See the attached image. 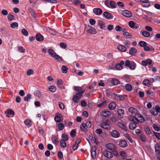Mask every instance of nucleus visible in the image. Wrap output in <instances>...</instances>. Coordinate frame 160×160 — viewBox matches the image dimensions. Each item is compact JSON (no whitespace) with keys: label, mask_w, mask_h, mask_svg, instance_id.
I'll list each match as a JSON object with an SVG mask.
<instances>
[{"label":"nucleus","mask_w":160,"mask_h":160,"mask_svg":"<svg viewBox=\"0 0 160 160\" xmlns=\"http://www.w3.org/2000/svg\"><path fill=\"white\" fill-rule=\"evenodd\" d=\"M84 91L78 92L76 95H74L72 97V99L73 101L77 103L79 102V99L81 98V96L84 93Z\"/></svg>","instance_id":"f257e3e1"},{"label":"nucleus","mask_w":160,"mask_h":160,"mask_svg":"<svg viewBox=\"0 0 160 160\" xmlns=\"http://www.w3.org/2000/svg\"><path fill=\"white\" fill-rule=\"evenodd\" d=\"M85 29L88 33L91 34H95L97 33V31L95 28L90 25H88L86 27Z\"/></svg>","instance_id":"f03ea898"},{"label":"nucleus","mask_w":160,"mask_h":160,"mask_svg":"<svg viewBox=\"0 0 160 160\" xmlns=\"http://www.w3.org/2000/svg\"><path fill=\"white\" fill-rule=\"evenodd\" d=\"M110 122L108 120H106L101 123V126L103 128L108 130L110 128Z\"/></svg>","instance_id":"7ed1b4c3"},{"label":"nucleus","mask_w":160,"mask_h":160,"mask_svg":"<svg viewBox=\"0 0 160 160\" xmlns=\"http://www.w3.org/2000/svg\"><path fill=\"white\" fill-rule=\"evenodd\" d=\"M154 148L155 151L158 154V158L160 160V143L156 142L154 145Z\"/></svg>","instance_id":"20e7f679"},{"label":"nucleus","mask_w":160,"mask_h":160,"mask_svg":"<svg viewBox=\"0 0 160 160\" xmlns=\"http://www.w3.org/2000/svg\"><path fill=\"white\" fill-rule=\"evenodd\" d=\"M128 25L132 29H137L140 27V25L138 23H135L132 21H131L128 22Z\"/></svg>","instance_id":"39448f33"},{"label":"nucleus","mask_w":160,"mask_h":160,"mask_svg":"<svg viewBox=\"0 0 160 160\" xmlns=\"http://www.w3.org/2000/svg\"><path fill=\"white\" fill-rule=\"evenodd\" d=\"M112 98L117 100H122L124 98L123 96L118 94L113 93L111 95Z\"/></svg>","instance_id":"423d86ee"},{"label":"nucleus","mask_w":160,"mask_h":160,"mask_svg":"<svg viewBox=\"0 0 160 160\" xmlns=\"http://www.w3.org/2000/svg\"><path fill=\"white\" fill-rule=\"evenodd\" d=\"M128 111L131 114L133 115L135 117L139 113L137 110L133 107H130L128 108Z\"/></svg>","instance_id":"0eeeda50"},{"label":"nucleus","mask_w":160,"mask_h":160,"mask_svg":"<svg viewBox=\"0 0 160 160\" xmlns=\"http://www.w3.org/2000/svg\"><path fill=\"white\" fill-rule=\"evenodd\" d=\"M96 146H93L92 147L91 150V156L93 159H95L96 157Z\"/></svg>","instance_id":"6e6552de"},{"label":"nucleus","mask_w":160,"mask_h":160,"mask_svg":"<svg viewBox=\"0 0 160 160\" xmlns=\"http://www.w3.org/2000/svg\"><path fill=\"white\" fill-rule=\"evenodd\" d=\"M122 14L124 16L127 18H130L132 16V13L128 10H123L122 12Z\"/></svg>","instance_id":"1a4fd4ad"},{"label":"nucleus","mask_w":160,"mask_h":160,"mask_svg":"<svg viewBox=\"0 0 160 160\" xmlns=\"http://www.w3.org/2000/svg\"><path fill=\"white\" fill-rule=\"evenodd\" d=\"M107 148L111 151H114L116 150V146L113 143H110L107 144L106 145Z\"/></svg>","instance_id":"9d476101"},{"label":"nucleus","mask_w":160,"mask_h":160,"mask_svg":"<svg viewBox=\"0 0 160 160\" xmlns=\"http://www.w3.org/2000/svg\"><path fill=\"white\" fill-rule=\"evenodd\" d=\"M103 155L108 158H111L112 157L113 154L112 153L108 151L105 150L103 152Z\"/></svg>","instance_id":"9b49d317"},{"label":"nucleus","mask_w":160,"mask_h":160,"mask_svg":"<svg viewBox=\"0 0 160 160\" xmlns=\"http://www.w3.org/2000/svg\"><path fill=\"white\" fill-rule=\"evenodd\" d=\"M111 134L112 137L115 138H118L120 136L119 133L115 130L112 131L111 132Z\"/></svg>","instance_id":"f8f14e48"},{"label":"nucleus","mask_w":160,"mask_h":160,"mask_svg":"<svg viewBox=\"0 0 160 160\" xmlns=\"http://www.w3.org/2000/svg\"><path fill=\"white\" fill-rule=\"evenodd\" d=\"M100 115L104 117H109L111 115V112L106 110H104L100 112Z\"/></svg>","instance_id":"ddd939ff"},{"label":"nucleus","mask_w":160,"mask_h":160,"mask_svg":"<svg viewBox=\"0 0 160 160\" xmlns=\"http://www.w3.org/2000/svg\"><path fill=\"white\" fill-rule=\"evenodd\" d=\"M103 15L105 18L107 19H111L113 18V16L109 12H104Z\"/></svg>","instance_id":"4468645a"},{"label":"nucleus","mask_w":160,"mask_h":160,"mask_svg":"<svg viewBox=\"0 0 160 160\" xmlns=\"http://www.w3.org/2000/svg\"><path fill=\"white\" fill-rule=\"evenodd\" d=\"M93 12L96 15H100L102 14V10L100 8H95L93 9Z\"/></svg>","instance_id":"2eb2a0df"},{"label":"nucleus","mask_w":160,"mask_h":160,"mask_svg":"<svg viewBox=\"0 0 160 160\" xmlns=\"http://www.w3.org/2000/svg\"><path fill=\"white\" fill-rule=\"evenodd\" d=\"M36 40L39 42L42 41L44 40L43 36L40 33H37L36 35Z\"/></svg>","instance_id":"dca6fc26"},{"label":"nucleus","mask_w":160,"mask_h":160,"mask_svg":"<svg viewBox=\"0 0 160 160\" xmlns=\"http://www.w3.org/2000/svg\"><path fill=\"white\" fill-rule=\"evenodd\" d=\"M137 121V122H142L144 121V119L142 115L139 113L136 116Z\"/></svg>","instance_id":"f3484780"},{"label":"nucleus","mask_w":160,"mask_h":160,"mask_svg":"<svg viewBox=\"0 0 160 160\" xmlns=\"http://www.w3.org/2000/svg\"><path fill=\"white\" fill-rule=\"evenodd\" d=\"M118 117L119 118H122L123 117V114L124 113V111L122 109H119L118 111Z\"/></svg>","instance_id":"a211bd4d"},{"label":"nucleus","mask_w":160,"mask_h":160,"mask_svg":"<svg viewBox=\"0 0 160 160\" xmlns=\"http://www.w3.org/2000/svg\"><path fill=\"white\" fill-rule=\"evenodd\" d=\"M117 48L119 51L122 52H125L126 50V47L122 45L118 46L117 47Z\"/></svg>","instance_id":"6ab92c4d"},{"label":"nucleus","mask_w":160,"mask_h":160,"mask_svg":"<svg viewBox=\"0 0 160 160\" xmlns=\"http://www.w3.org/2000/svg\"><path fill=\"white\" fill-rule=\"evenodd\" d=\"M97 24L101 29H103L105 27V23L103 21L100 20H98Z\"/></svg>","instance_id":"aec40b11"},{"label":"nucleus","mask_w":160,"mask_h":160,"mask_svg":"<svg viewBox=\"0 0 160 160\" xmlns=\"http://www.w3.org/2000/svg\"><path fill=\"white\" fill-rule=\"evenodd\" d=\"M116 107V104L115 103L113 102L110 103L108 105L109 108L111 110H114Z\"/></svg>","instance_id":"412c9836"},{"label":"nucleus","mask_w":160,"mask_h":160,"mask_svg":"<svg viewBox=\"0 0 160 160\" xmlns=\"http://www.w3.org/2000/svg\"><path fill=\"white\" fill-rule=\"evenodd\" d=\"M119 146L122 147L124 148L127 146V142L124 140H121L119 142Z\"/></svg>","instance_id":"4be33fe9"},{"label":"nucleus","mask_w":160,"mask_h":160,"mask_svg":"<svg viewBox=\"0 0 160 160\" xmlns=\"http://www.w3.org/2000/svg\"><path fill=\"white\" fill-rule=\"evenodd\" d=\"M137 52V50L136 49L134 48H131L129 51V53L133 55H135Z\"/></svg>","instance_id":"5701e85b"},{"label":"nucleus","mask_w":160,"mask_h":160,"mask_svg":"<svg viewBox=\"0 0 160 160\" xmlns=\"http://www.w3.org/2000/svg\"><path fill=\"white\" fill-rule=\"evenodd\" d=\"M61 115L60 114H57L54 117L55 120L57 122H60L61 121Z\"/></svg>","instance_id":"b1692460"},{"label":"nucleus","mask_w":160,"mask_h":160,"mask_svg":"<svg viewBox=\"0 0 160 160\" xmlns=\"http://www.w3.org/2000/svg\"><path fill=\"white\" fill-rule=\"evenodd\" d=\"M128 67L130 69L134 70L136 68V64L134 62L132 61L131 62V63Z\"/></svg>","instance_id":"393cba45"},{"label":"nucleus","mask_w":160,"mask_h":160,"mask_svg":"<svg viewBox=\"0 0 160 160\" xmlns=\"http://www.w3.org/2000/svg\"><path fill=\"white\" fill-rule=\"evenodd\" d=\"M140 33L144 37L148 38L150 35V33L147 31H144L143 32L141 31Z\"/></svg>","instance_id":"a878e982"},{"label":"nucleus","mask_w":160,"mask_h":160,"mask_svg":"<svg viewBox=\"0 0 160 160\" xmlns=\"http://www.w3.org/2000/svg\"><path fill=\"white\" fill-rule=\"evenodd\" d=\"M24 123L27 127H29L32 125L31 121L28 119L25 120Z\"/></svg>","instance_id":"bb28decb"},{"label":"nucleus","mask_w":160,"mask_h":160,"mask_svg":"<svg viewBox=\"0 0 160 160\" xmlns=\"http://www.w3.org/2000/svg\"><path fill=\"white\" fill-rule=\"evenodd\" d=\"M117 125L121 128L125 130L126 126L125 124L121 122H118L117 123Z\"/></svg>","instance_id":"cd10ccee"},{"label":"nucleus","mask_w":160,"mask_h":160,"mask_svg":"<svg viewBox=\"0 0 160 160\" xmlns=\"http://www.w3.org/2000/svg\"><path fill=\"white\" fill-rule=\"evenodd\" d=\"M116 6L117 5L114 1H110V7H109V8H116Z\"/></svg>","instance_id":"c85d7f7f"},{"label":"nucleus","mask_w":160,"mask_h":160,"mask_svg":"<svg viewBox=\"0 0 160 160\" xmlns=\"http://www.w3.org/2000/svg\"><path fill=\"white\" fill-rule=\"evenodd\" d=\"M123 36L128 38H132V36L128 32H125L123 33Z\"/></svg>","instance_id":"c756f323"},{"label":"nucleus","mask_w":160,"mask_h":160,"mask_svg":"<svg viewBox=\"0 0 160 160\" xmlns=\"http://www.w3.org/2000/svg\"><path fill=\"white\" fill-rule=\"evenodd\" d=\"M73 89L77 92H79V91L80 92L82 91H84V90H82V88L80 87H76V86H74L73 87Z\"/></svg>","instance_id":"7c9ffc66"},{"label":"nucleus","mask_w":160,"mask_h":160,"mask_svg":"<svg viewBox=\"0 0 160 160\" xmlns=\"http://www.w3.org/2000/svg\"><path fill=\"white\" fill-rule=\"evenodd\" d=\"M111 83L114 85H116L119 83V81L116 79L113 78L111 81Z\"/></svg>","instance_id":"2f4dec72"},{"label":"nucleus","mask_w":160,"mask_h":160,"mask_svg":"<svg viewBox=\"0 0 160 160\" xmlns=\"http://www.w3.org/2000/svg\"><path fill=\"white\" fill-rule=\"evenodd\" d=\"M81 129L84 132H86L87 131L86 127H85V123H82L80 126Z\"/></svg>","instance_id":"473e14b6"},{"label":"nucleus","mask_w":160,"mask_h":160,"mask_svg":"<svg viewBox=\"0 0 160 160\" xmlns=\"http://www.w3.org/2000/svg\"><path fill=\"white\" fill-rule=\"evenodd\" d=\"M48 52L50 56L53 57H54L56 54L54 51L52 49H49L48 50Z\"/></svg>","instance_id":"72a5a7b5"},{"label":"nucleus","mask_w":160,"mask_h":160,"mask_svg":"<svg viewBox=\"0 0 160 160\" xmlns=\"http://www.w3.org/2000/svg\"><path fill=\"white\" fill-rule=\"evenodd\" d=\"M136 127V125L135 123L131 122L130 123L129 125V128L131 130L134 129Z\"/></svg>","instance_id":"f704fd0d"},{"label":"nucleus","mask_w":160,"mask_h":160,"mask_svg":"<svg viewBox=\"0 0 160 160\" xmlns=\"http://www.w3.org/2000/svg\"><path fill=\"white\" fill-rule=\"evenodd\" d=\"M150 81L148 79H145L143 82V84L144 85L149 86L150 85Z\"/></svg>","instance_id":"c9c22d12"},{"label":"nucleus","mask_w":160,"mask_h":160,"mask_svg":"<svg viewBox=\"0 0 160 160\" xmlns=\"http://www.w3.org/2000/svg\"><path fill=\"white\" fill-rule=\"evenodd\" d=\"M152 127L153 129L157 131H160V128L158 126L157 124H153Z\"/></svg>","instance_id":"e433bc0d"},{"label":"nucleus","mask_w":160,"mask_h":160,"mask_svg":"<svg viewBox=\"0 0 160 160\" xmlns=\"http://www.w3.org/2000/svg\"><path fill=\"white\" fill-rule=\"evenodd\" d=\"M60 145L63 148H65L66 146V141H65L64 140H61L60 141Z\"/></svg>","instance_id":"4c0bfd02"},{"label":"nucleus","mask_w":160,"mask_h":160,"mask_svg":"<svg viewBox=\"0 0 160 160\" xmlns=\"http://www.w3.org/2000/svg\"><path fill=\"white\" fill-rule=\"evenodd\" d=\"M62 81L60 79H58L57 82V86L59 88H62Z\"/></svg>","instance_id":"58836bf2"},{"label":"nucleus","mask_w":160,"mask_h":160,"mask_svg":"<svg viewBox=\"0 0 160 160\" xmlns=\"http://www.w3.org/2000/svg\"><path fill=\"white\" fill-rule=\"evenodd\" d=\"M151 113L153 115L156 116L158 114L157 112L155 111V109L154 108H152L150 110Z\"/></svg>","instance_id":"ea45409f"},{"label":"nucleus","mask_w":160,"mask_h":160,"mask_svg":"<svg viewBox=\"0 0 160 160\" xmlns=\"http://www.w3.org/2000/svg\"><path fill=\"white\" fill-rule=\"evenodd\" d=\"M128 119L129 120L134 121H137V117L134 116L130 115L128 117Z\"/></svg>","instance_id":"a19ab883"},{"label":"nucleus","mask_w":160,"mask_h":160,"mask_svg":"<svg viewBox=\"0 0 160 160\" xmlns=\"http://www.w3.org/2000/svg\"><path fill=\"white\" fill-rule=\"evenodd\" d=\"M80 143V141H77L75 144L72 147V148L73 149V150H76L78 148V144H79Z\"/></svg>","instance_id":"79ce46f5"},{"label":"nucleus","mask_w":160,"mask_h":160,"mask_svg":"<svg viewBox=\"0 0 160 160\" xmlns=\"http://www.w3.org/2000/svg\"><path fill=\"white\" fill-rule=\"evenodd\" d=\"M125 87L126 90L128 91H130L132 90V86L130 84H126L125 86Z\"/></svg>","instance_id":"37998d69"},{"label":"nucleus","mask_w":160,"mask_h":160,"mask_svg":"<svg viewBox=\"0 0 160 160\" xmlns=\"http://www.w3.org/2000/svg\"><path fill=\"white\" fill-rule=\"evenodd\" d=\"M31 98V95L30 94H28L24 98V100L27 101H28Z\"/></svg>","instance_id":"c03bdc74"},{"label":"nucleus","mask_w":160,"mask_h":160,"mask_svg":"<svg viewBox=\"0 0 160 160\" xmlns=\"http://www.w3.org/2000/svg\"><path fill=\"white\" fill-rule=\"evenodd\" d=\"M49 90L51 92H54L56 90V88L54 86H50L49 88Z\"/></svg>","instance_id":"a18cd8bd"},{"label":"nucleus","mask_w":160,"mask_h":160,"mask_svg":"<svg viewBox=\"0 0 160 160\" xmlns=\"http://www.w3.org/2000/svg\"><path fill=\"white\" fill-rule=\"evenodd\" d=\"M54 58L58 61H60L62 60V58L60 57L58 55H57L54 56L53 57Z\"/></svg>","instance_id":"49530a36"},{"label":"nucleus","mask_w":160,"mask_h":160,"mask_svg":"<svg viewBox=\"0 0 160 160\" xmlns=\"http://www.w3.org/2000/svg\"><path fill=\"white\" fill-rule=\"evenodd\" d=\"M68 1L76 5L80 3V2L78 0H68Z\"/></svg>","instance_id":"de8ad7c7"},{"label":"nucleus","mask_w":160,"mask_h":160,"mask_svg":"<svg viewBox=\"0 0 160 160\" xmlns=\"http://www.w3.org/2000/svg\"><path fill=\"white\" fill-rule=\"evenodd\" d=\"M62 72L63 73H66L67 72L68 68L65 66H62Z\"/></svg>","instance_id":"09e8293b"},{"label":"nucleus","mask_w":160,"mask_h":160,"mask_svg":"<svg viewBox=\"0 0 160 160\" xmlns=\"http://www.w3.org/2000/svg\"><path fill=\"white\" fill-rule=\"evenodd\" d=\"M62 140H64L65 141H67L68 139V136L67 135L65 134H63L62 136Z\"/></svg>","instance_id":"8fccbe9b"},{"label":"nucleus","mask_w":160,"mask_h":160,"mask_svg":"<svg viewBox=\"0 0 160 160\" xmlns=\"http://www.w3.org/2000/svg\"><path fill=\"white\" fill-rule=\"evenodd\" d=\"M124 136L125 138H127L130 142H133L132 139L128 134L126 133L125 134Z\"/></svg>","instance_id":"3c124183"},{"label":"nucleus","mask_w":160,"mask_h":160,"mask_svg":"<svg viewBox=\"0 0 160 160\" xmlns=\"http://www.w3.org/2000/svg\"><path fill=\"white\" fill-rule=\"evenodd\" d=\"M142 5L144 7L148 8L150 5V3L148 2V1L147 2H145L142 4Z\"/></svg>","instance_id":"603ef678"},{"label":"nucleus","mask_w":160,"mask_h":160,"mask_svg":"<svg viewBox=\"0 0 160 160\" xmlns=\"http://www.w3.org/2000/svg\"><path fill=\"white\" fill-rule=\"evenodd\" d=\"M52 140L53 143L55 144H57L58 142V139L55 137H52Z\"/></svg>","instance_id":"864d4df0"},{"label":"nucleus","mask_w":160,"mask_h":160,"mask_svg":"<svg viewBox=\"0 0 160 160\" xmlns=\"http://www.w3.org/2000/svg\"><path fill=\"white\" fill-rule=\"evenodd\" d=\"M141 140L143 142H145L146 140V136L144 134H141L140 136Z\"/></svg>","instance_id":"5fc2aeb1"},{"label":"nucleus","mask_w":160,"mask_h":160,"mask_svg":"<svg viewBox=\"0 0 160 160\" xmlns=\"http://www.w3.org/2000/svg\"><path fill=\"white\" fill-rule=\"evenodd\" d=\"M22 32L23 35L25 36H27L28 34V32L25 28H23L22 30Z\"/></svg>","instance_id":"6e6d98bb"},{"label":"nucleus","mask_w":160,"mask_h":160,"mask_svg":"<svg viewBox=\"0 0 160 160\" xmlns=\"http://www.w3.org/2000/svg\"><path fill=\"white\" fill-rule=\"evenodd\" d=\"M76 135V131L74 129H72L71 130L70 133V136L72 137H74Z\"/></svg>","instance_id":"4d7b16f0"},{"label":"nucleus","mask_w":160,"mask_h":160,"mask_svg":"<svg viewBox=\"0 0 160 160\" xmlns=\"http://www.w3.org/2000/svg\"><path fill=\"white\" fill-rule=\"evenodd\" d=\"M139 45L141 47H144L145 46L147 45V43L144 41H141L139 42Z\"/></svg>","instance_id":"13d9d810"},{"label":"nucleus","mask_w":160,"mask_h":160,"mask_svg":"<svg viewBox=\"0 0 160 160\" xmlns=\"http://www.w3.org/2000/svg\"><path fill=\"white\" fill-rule=\"evenodd\" d=\"M18 50L19 52L23 53L25 51V49L22 46H19L18 47Z\"/></svg>","instance_id":"bf43d9fd"},{"label":"nucleus","mask_w":160,"mask_h":160,"mask_svg":"<svg viewBox=\"0 0 160 160\" xmlns=\"http://www.w3.org/2000/svg\"><path fill=\"white\" fill-rule=\"evenodd\" d=\"M18 26V23L16 22L12 23L11 24V27L12 28H14Z\"/></svg>","instance_id":"052dcab7"},{"label":"nucleus","mask_w":160,"mask_h":160,"mask_svg":"<svg viewBox=\"0 0 160 160\" xmlns=\"http://www.w3.org/2000/svg\"><path fill=\"white\" fill-rule=\"evenodd\" d=\"M89 22L90 24L92 25H93L95 24L96 22L95 20L94 19L92 18L89 19Z\"/></svg>","instance_id":"680f3d73"},{"label":"nucleus","mask_w":160,"mask_h":160,"mask_svg":"<svg viewBox=\"0 0 160 160\" xmlns=\"http://www.w3.org/2000/svg\"><path fill=\"white\" fill-rule=\"evenodd\" d=\"M34 73L32 69L28 70L27 72V74L28 75L33 74Z\"/></svg>","instance_id":"e2e57ef3"},{"label":"nucleus","mask_w":160,"mask_h":160,"mask_svg":"<svg viewBox=\"0 0 160 160\" xmlns=\"http://www.w3.org/2000/svg\"><path fill=\"white\" fill-rule=\"evenodd\" d=\"M85 127L86 128H90L91 126V122L90 121L86 123H85Z\"/></svg>","instance_id":"0e129e2a"},{"label":"nucleus","mask_w":160,"mask_h":160,"mask_svg":"<svg viewBox=\"0 0 160 160\" xmlns=\"http://www.w3.org/2000/svg\"><path fill=\"white\" fill-rule=\"evenodd\" d=\"M116 68L117 70H121L122 68V66L121 64L118 63L116 65Z\"/></svg>","instance_id":"69168bd1"},{"label":"nucleus","mask_w":160,"mask_h":160,"mask_svg":"<svg viewBox=\"0 0 160 160\" xmlns=\"http://www.w3.org/2000/svg\"><path fill=\"white\" fill-rule=\"evenodd\" d=\"M120 155L123 158H125L126 156V153L124 151H121L119 152Z\"/></svg>","instance_id":"338daca9"},{"label":"nucleus","mask_w":160,"mask_h":160,"mask_svg":"<svg viewBox=\"0 0 160 160\" xmlns=\"http://www.w3.org/2000/svg\"><path fill=\"white\" fill-rule=\"evenodd\" d=\"M153 134L155 136L159 139H160V133L154 132Z\"/></svg>","instance_id":"774afa93"}]
</instances>
